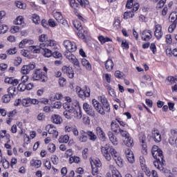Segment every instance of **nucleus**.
Returning a JSON list of instances; mask_svg holds the SVG:
<instances>
[{
	"instance_id": "1",
	"label": "nucleus",
	"mask_w": 177,
	"mask_h": 177,
	"mask_svg": "<svg viewBox=\"0 0 177 177\" xmlns=\"http://www.w3.org/2000/svg\"><path fill=\"white\" fill-rule=\"evenodd\" d=\"M101 153L106 161H111V158H113L114 161L118 167L120 168L124 167V162L122 158L120 156L118 152L115 151L114 147L109 145H105L101 148Z\"/></svg>"
},
{
	"instance_id": "2",
	"label": "nucleus",
	"mask_w": 177,
	"mask_h": 177,
	"mask_svg": "<svg viewBox=\"0 0 177 177\" xmlns=\"http://www.w3.org/2000/svg\"><path fill=\"white\" fill-rule=\"evenodd\" d=\"M55 48L56 46V41L55 40H48L46 43H41L39 46H29V50L32 52V53H41V49H44V48Z\"/></svg>"
},
{
	"instance_id": "3",
	"label": "nucleus",
	"mask_w": 177,
	"mask_h": 177,
	"mask_svg": "<svg viewBox=\"0 0 177 177\" xmlns=\"http://www.w3.org/2000/svg\"><path fill=\"white\" fill-rule=\"evenodd\" d=\"M33 81H40L41 82H46L48 81V75L46 73L42 72V69H36L32 74Z\"/></svg>"
},
{
	"instance_id": "4",
	"label": "nucleus",
	"mask_w": 177,
	"mask_h": 177,
	"mask_svg": "<svg viewBox=\"0 0 177 177\" xmlns=\"http://www.w3.org/2000/svg\"><path fill=\"white\" fill-rule=\"evenodd\" d=\"M74 27L76 28L77 34L80 38H82V39H85L86 38V36L88 35V32L86 30H84L82 28V24H81V22L80 21H75L73 24Z\"/></svg>"
},
{
	"instance_id": "5",
	"label": "nucleus",
	"mask_w": 177,
	"mask_h": 177,
	"mask_svg": "<svg viewBox=\"0 0 177 177\" xmlns=\"http://www.w3.org/2000/svg\"><path fill=\"white\" fill-rule=\"evenodd\" d=\"M73 51H68L64 53V56L69 60L71 63H72L76 67H78L77 70L79 73H81V68H80V62L77 59V57L71 53Z\"/></svg>"
},
{
	"instance_id": "6",
	"label": "nucleus",
	"mask_w": 177,
	"mask_h": 177,
	"mask_svg": "<svg viewBox=\"0 0 177 177\" xmlns=\"http://www.w3.org/2000/svg\"><path fill=\"white\" fill-rule=\"evenodd\" d=\"M169 21L171 24L169 26V32H174V30L176 28L177 25V12H172L169 17Z\"/></svg>"
},
{
	"instance_id": "7",
	"label": "nucleus",
	"mask_w": 177,
	"mask_h": 177,
	"mask_svg": "<svg viewBox=\"0 0 177 177\" xmlns=\"http://www.w3.org/2000/svg\"><path fill=\"white\" fill-rule=\"evenodd\" d=\"M92 103L94 109L96 110L97 113H99V114H101V115H104V114H106V108H104V106H102L99 101H97L95 99H93L92 100Z\"/></svg>"
},
{
	"instance_id": "8",
	"label": "nucleus",
	"mask_w": 177,
	"mask_h": 177,
	"mask_svg": "<svg viewBox=\"0 0 177 177\" xmlns=\"http://www.w3.org/2000/svg\"><path fill=\"white\" fill-rule=\"evenodd\" d=\"M64 46L68 52H75V50H77V45L70 40L64 41Z\"/></svg>"
},
{
	"instance_id": "9",
	"label": "nucleus",
	"mask_w": 177,
	"mask_h": 177,
	"mask_svg": "<svg viewBox=\"0 0 177 177\" xmlns=\"http://www.w3.org/2000/svg\"><path fill=\"white\" fill-rule=\"evenodd\" d=\"M83 109L84 110L85 113L88 114V115H90L91 117H96L95 110H93L92 106H91L87 102L83 104Z\"/></svg>"
},
{
	"instance_id": "10",
	"label": "nucleus",
	"mask_w": 177,
	"mask_h": 177,
	"mask_svg": "<svg viewBox=\"0 0 177 177\" xmlns=\"http://www.w3.org/2000/svg\"><path fill=\"white\" fill-rule=\"evenodd\" d=\"M91 164L92 168V174L93 175H96V174H97V168H100V167H102V162H100V160L99 159H95L92 160Z\"/></svg>"
},
{
	"instance_id": "11",
	"label": "nucleus",
	"mask_w": 177,
	"mask_h": 177,
	"mask_svg": "<svg viewBox=\"0 0 177 177\" xmlns=\"http://www.w3.org/2000/svg\"><path fill=\"white\" fill-rule=\"evenodd\" d=\"M154 35L156 39H161L162 38V35H164V32H162V26L160 24H156L155 26V31Z\"/></svg>"
},
{
	"instance_id": "12",
	"label": "nucleus",
	"mask_w": 177,
	"mask_h": 177,
	"mask_svg": "<svg viewBox=\"0 0 177 177\" xmlns=\"http://www.w3.org/2000/svg\"><path fill=\"white\" fill-rule=\"evenodd\" d=\"M98 99L101 102L103 107H104L106 113H109L110 104H109V101L107 100V98H106V96L101 95L98 97Z\"/></svg>"
},
{
	"instance_id": "13",
	"label": "nucleus",
	"mask_w": 177,
	"mask_h": 177,
	"mask_svg": "<svg viewBox=\"0 0 177 177\" xmlns=\"http://www.w3.org/2000/svg\"><path fill=\"white\" fill-rule=\"evenodd\" d=\"M35 68V63L24 65L21 69V73L24 75L28 74L30 71Z\"/></svg>"
},
{
	"instance_id": "14",
	"label": "nucleus",
	"mask_w": 177,
	"mask_h": 177,
	"mask_svg": "<svg viewBox=\"0 0 177 177\" xmlns=\"http://www.w3.org/2000/svg\"><path fill=\"white\" fill-rule=\"evenodd\" d=\"M62 70L64 74L68 75V78H74V71H73V67L64 66Z\"/></svg>"
},
{
	"instance_id": "15",
	"label": "nucleus",
	"mask_w": 177,
	"mask_h": 177,
	"mask_svg": "<svg viewBox=\"0 0 177 177\" xmlns=\"http://www.w3.org/2000/svg\"><path fill=\"white\" fill-rule=\"evenodd\" d=\"M54 17L58 23H60L63 26H66L67 24V21L63 18V15H62V12H55L54 13Z\"/></svg>"
},
{
	"instance_id": "16",
	"label": "nucleus",
	"mask_w": 177,
	"mask_h": 177,
	"mask_svg": "<svg viewBox=\"0 0 177 177\" xmlns=\"http://www.w3.org/2000/svg\"><path fill=\"white\" fill-rule=\"evenodd\" d=\"M63 107L66 112H68L72 117L73 114L75 113V109L74 108V105H71L70 103H64Z\"/></svg>"
},
{
	"instance_id": "17",
	"label": "nucleus",
	"mask_w": 177,
	"mask_h": 177,
	"mask_svg": "<svg viewBox=\"0 0 177 177\" xmlns=\"http://www.w3.org/2000/svg\"><path fill=\"white\" fill-rule=\"evenodd\" d=\"M126 7L128 9H131V8H133V11L136 12L139 10V3H134L133 4V0H128L127 3L126 4Z\"/></svg>"
},
{
	"instance_id": "18",
	"label": "nucleus",
	"mask_w": 177,
	"mask_h": 177,
	"mask_svg": "<svg viewBox=\"0 0 177 177\" xmlns=\"http://www.w3.org/2000/svg\"><path fill=\"white\" fill-rule=\"evenodd\" d=\"M153 37V35L151 34V30H144L142 32V41H150L151 38Z\"/></svg>"
},
{
	"instance_id": "19",
	"label": "nucleus",
	"mask_w": 177,
	"mask_h": 177,
	"mask_svg": "<svg viewBox=\"0 0 177 177\" xmlns=\"http://www.w3.org/2000/svg\"><path fill=\"white\" fill-rule=\"evenodd\" d=\"M77 140L80 143H86V142H88L86 131L82 130L80 131V136L78 137Z\"/></svg>"
},
{
	"instance_id": "20",
	"label": "nucleus",
	"mask_w": 177,
	"mask_h": 177,
	"mask_svg": "<svg viewBox=\"0 0 177 177\" xmlns=\"http://www.w3.org/2000/svg\"><path fill=\"white\" fill-rule=\"evenodd\" d=\"M4 82L6 84H10L13 86H17V85L19 84V80L15 79L13 77H6L4 80Z\"/></svg>"
},
{
	"instance_id": "21",
	"label": "nucleus",
	"mask_w": 177,
	"mask_h": 177,
	"mask_svg": "<svg viewBox=\"0 0 177 177\" xmlns=\"http://www.w3.org/2000/svg\"><path fill=\"white\" fill-rule=\"evenodd\" d=\"M152 138L157 143L161 142V134H160L158 130H153L152 131Z\"/></svg>"
},
{
	"instance_id": "22",
	"label": "nucleus",
	"mask_w": 177,
	"mask_h": 177,
	"mask_svg": "<svg viewBox=\"0 0 177 177\" xmlns=\"http://www.w3.org/2000/svg\"><path fill=\"white\" fill-rule=\"evenodd\" d=\"M111 129L113 132H115V133H120V131H121V128L118 123H116L114 121L111 123Z\"/></svg>"
},
{
	"instance_id": "23",
	"label": "nucleus",
	"mask_w": 177,
	"mask_h": 177,
	"mask_svg": "<svg viewBox=\"0 0 177 177\" xmlns=\"http://www.w3.org/2000/svg\"><path fill=\"white\" fill-rule=\"evenodd\" d=\"M109 169H111V171L112 172L113 177H122V176H121V174L120 173V171L118 170H117V168H115V167H114V165H109Z\"/></svg>"
},
{
	"instance_id": "24",
	"label": "nucleus",
	"mask_w": 177,
	"mask_h": 177,
	"mask_svg": "<svg viewBox=\"0 0 177 177\" xmlns=\"http://www.w3.org/2000/svg\"><path fill=\"white\" fill-rule=\"evenodd\" d=\"M51 121L53 122V124H60L62 122H63V120L62 119V117L59 115L54 114L51 117Z\"/></svg>"
},
{
	"instance_id": "25",
	"label": "nucleus",
	"mask_w": 177,
	"mask_h": 177,
	"mask_svg": "<svg viewBox=\"0 0 177 177\" xmlns=\"http://www.w3.org/2000/svg\"><path fill=\"white\" fill-rule=\"evenodd\" d=\"M108 136L109 138L110 142H111V143H113V145H114L115 146H117V145H118V139H117V137H115V136H114L113 132L109 131Z\"/></svg>"
},
{
	"instance_id": "26",
	"label": "nucleus",
	"mask_w": 177,
	"mask_h": 177,
	"mask_svg": "<svg viewBox=\"0 0 177 177\" xmlns=\"http://www.w3.org/2000/svg\"><path fill=\"white\" fill-rule=\"evenodd\" d=\"M96 133L98 136H100V139L105 140L106 134L104 133V131H103V129H102V127H97L96 128Z\"/></svg>"
},
{
	"instance_id": "27",
	"label": "nucleus",
	"mask_w": 177,
	"mask_h": 177,
	"mask_svg": "<svg viewBox=\"0 0 177 177\" xmlns=\"http://www.w3.org/2000/svg\"><path fill=\"white\" fill-rule=\"evenodd\" d=\"M41 165H42V161H41L40 160L32 159L30 161V167H35V168H41Z\"/></svg>"
},
{
	"instance_id": "28",
	"label": "nucleus",
	"mask_w": 177,
	"mask_h": 177,
	"mask_svg": "<svg viewBox=\"0 0 177 177\" xmlns=\"http://www.w3.org/2000/svg\"><path fill=\"white\" fill-rule=\"evenodd\" d=\"M113 67H114V62H113V60L108 59L105 63V68L107 70V71H111Z\"/></svg>"
},
{
	"instance_id": "29",
	"label": "nucleus",
	"mask_w": 177,
	"mask_h": 177,
	"mask_svg": "<svg viewBox=\"0 0 177 177\" xmlns=\"http://www.w3.org/2000/svg\"><path fill=\"white\" fill-rule=\"evenodd\" d=\"M86 135H87V136H88L89 140H92L93 142H95V140H96V139H97V137L95 136V133H93V131H86Z\"/></svg>"
},
{
	"instance_id": "30",
	"label": "nucleus",
	"mask_w": 177,
	"mask_h": 177,
	"mask_svg": "<svg viewBox=\"0 0 177 177\" xmlns=\"http://www.w3.org/2000/svg\"><path fill=\"white\" fill-rule=\"evenodd\" d=\"M20 102H21V104H22L24 107H30V106H31V98L23 99Z\"/></svg>"
},
{
	"instance_id": "31",
	"label": "nucleus",
	"mask_w": 177,
	"mask_h": 177,
	"mask_svg": "<svg viewBox=\"0 0 177 177\" xmlns=\"http://www.w3.org/2000/svg\"><path fill=\"white\" fill-rule=\"evenodd\" d=\"M140 141L141 142V145L142 147V149H144V150H147V145H146V136L145 134H142L140 137Z\"/></svg>"
},
{
	"instance_id": "32",
	"label": "nucleus",
	"mask_w": 177,
	"mask_h": 177,
	"mask_svg": "<svg viewBox=\"0 0 177 177\" xmlns=\"http://www.w3.org/2000/svg\"><path fill=\"white\" fill-rule=\"evenodd\" d=\"M82 64L84 67H86V70H91L92 68V66H91L89 61L85 58L82 59Z\"/></svg>"
},
{
	"instance_id": "33",
	"label": "nucleus",
	"mask_w": 177,
	"mask_h": 177,
	"mask_svg": "<svg viewBox=\"0 0 177 177\" xmlns=\"http://www.w3.org/2000/svg\"><path fill=\"white\" fill-rule=\"evenodd\" d=\"M153 158L155 160H158V161H164V155L162 154V151L160 149V151H158L156 153V156H153Z\"/></svg>"
},
{
	"instance_id": "34",
	"label": "nucleus",
	"mask_w": 177,
	"mask_h": 177,
	"mask_svg": "<svg viewBox=\"0 0 177 177\" xmlns=\"http://www.w3.org/2000/svg\"><path fill=\"white\" fill-rule=\"evenodd\" d=\"M77 91L78 92L79 97L82 99V100H85V99H86V97L85 95V91H84V90L79 87L77 88Z\"/></svg>"
},
{
	"instance_id": "35",
	"label": "nucleus",
	"mask_w": 177,
	"mask_h": 177,
	"mask_svg": "<svg viewBox=\"0 0 177 177\" xmlns=\"http://www.w3.org/2000/svg\"><path fill=\"white\" fill-rule=\"evenodd\" d=\"M124 145L127 146V147H133V140L131 138V137H128L124 140Z\"/></svg>"
},
{
	"instance_id": "36",
	"label": "nucleus",
	"mask_w": 177,
	"mask_h": 177,
	"mask_svg": "<svg viewBox=\"0 0 177 177\" xmlns=\"http://www.w3.org/2000/svg\"><path fill=\"white\" fill-rule=\"evenodd\" d=\"M41 50H44V56L45 57H50L53 56V53L48 48L44 47V49H41Z\"/></svg>"
},
{
	"instance_id": "37",
	"label": "nucleus",
	"mask_w": 177,
	"mask_h": 177,
	"mask_svg": "<svg viewBox=\"0 0 177 177\" xmlns=\"http://www.w3.org/2000/svg\"><path fill=\"white\" fill-rule=\"evenodd\" d=\"M70 137L68 136V135H65L59 138V143H68Z\"/></svg>"
},
{
	"instance_id": "38",
	"label": "nucleus",
	"mask_w": 177,
	"mask_h": 177,
	"mask_svg": "<svg viewBox=\"0 0 177 177\" xmlns=\"http://www.w3.org/2000/svg\"><path fill=\"white\" fill-rule=\"evenodd\" d=\"M161 149L160 148H158V146L157 145H154L152 147L151 149V153L153 157H157V153H158V151H160Z\"/></svg>"
},
{
	"instance_id": "39",
	"label": "nucleus",
	"mask_w": 177,
	"mask_h": 177,
	"mask_svg": "<svg viewBox=\"0 0 177 177\" xmlns=\"http://www.w3.org/2000/svg\"><path fill=\"white\" fill-rule=\"evenodd\" d=\"M75 117L77 120H81L82 118V111H81V107H78V109L75 111Z\"/></svg>"
},
{
	"instance_id": "40",
	"label": "nucleus",
	"mask_w": 177,
	"mask_h": 177,
	"mask_svg": "<svg viewBox=\"0 0 177 177\" xmlns=\"http://www.w3.org/2000/svg\"><path fill=\"white\" fill-rule=\"evenodd\" d=\"M8 95H10L11 96H16V87L15 86H10L8 88Z\"/></svg>"
},
{
	"instance_id": "41",
	"label": "nucleus",
	"mask_w": 177,
	"mask_h": 177,
	"mask_svg": "<svg viewBox=\"0 0 177 177\" xmlns=\"http://www.w3.org/2000/svg\"><path fill=\"white\" fill-rule=\"evenodd\" d=\"M10 99H12V97L9 94H6L1 97L3 103H9V102H10Z\"/></svg>"
},
{
	"instance_id": "42",
	"label": "nucleus",
	"mask_w": 177,
	"mask_h": 177,
	"mask_svg": "<svg viewBox=\"0 0 177 177\" xmlns=\"http://www.w3.org/2000/svg\"><path fill=\"white\" fill-rule=\"evenodd\" d=\"M107 91L109 92V94L112 97H115V91H114V88H111L110 86H106Z\"/></svg>"
},
{
	"instance_id": "43",
	"label": "nucleus",
	"mask_w": 177,
	"mask_h": 177,
	"mask_svg": "<svg viewBox=\"0 0 177 177\" xmlns=\"http://www.w3.org/2000/svg\"><path fill=\"white\" fill-rule=\"evenodd\" d=\"M23 23H24V18L22 16L18 17L15 21V24L17 26H21Z\"/></svg>"
},
{
	"instance_id": "44",
	"label": "nucleus",
	"mask_w": 177,
	"mask_h": 177,
	"mask_svg": "<svg viewBox=\"0 0 177 177\" xmlns=\"http://www.w3.org/2000/svg\"><path fill=\"white\" fill-rule=\"evenodd\" d=\"M98 39L101 42V44H106V42L111 41V39L109 37H104L103 36H100L98 37Z\"/></svg>"
},
{
	"instance_id": "45",
	"label": "nucleus",
	"mask_w": 177,
	"mask_h": 177,
	"mask_svg": "<svg viewBox=\"0 0 177 177\" xmlns=\"http://www.w3.org/2000/svg\"><path fill=\"white\" fill-rule=\"evenodd\" d=\"M32 21L35 23V24H38L39 21H41V19H39V15L37 14H33L32 16Z\"/></svg>"
},
{
	"instance_id": "46",
	"label": "nucleus",
	"mask_w": 177,
	"mask_h": 177,
	"mask_svg": "<svg viewBox=\"0 0 177 177\" xmlns=\"http://www.w3.org/2000/svg\"><path fill=\"white\" fill-rule=\"evenodd\" d=\"M140 162L141 164L142 171H146V161L145 160V158H143V156L140 157Z\"/></svg>"
},
{
	"instance_id": "47",
	"label": "nucleus",
	"mask_w": 177,
	"mask_h": 177,
	"mask_svg": "<svg viewBox=\"0 0 177 177\" xmlns=\"http://www.w3.org/2000/svg\"><path fill=\"white\" fill-rule=\"evenodd\" d=\"M135 16V14L133 13V12H125L124 13V19H125L126 20L127 19H129L130 17H133Z\"/></svg>"
},
{
	"instance_id": "48",
	"label": "nucleus",
	"mask_w": 177,
	"mask_h": 177,
	"mask_svg": "<svg viewBox=\"0 0 177 177\" xmlns=\"http://www.w3.org/2000/svg\"><path fill=\"white\" fill-rule=\"evenodd\" d=\"M28 42H32V41L28 40L27 39L22 40L19 44V48H24V46H26Z\"/></svg>"
},
{
	"instance_id": "49",
	"label": "nucleus",
	"mask_w": 177,
	"mask_h": 177,
	"mask_svg": "<svg viewBox=\"0 0 177 177\" xmlns=\"http://www.w3.org/2000/svg\"><path fill=\"white\" fill-rule=\"evenodd\" d=\"M39 42H42V44H46V41H48V36L46 35H41L39 37Z\"/></svg>"
},
{
	"instance_id": "50",
	"label": "nucleus",
	"mask_w": 177,
	"mask_h": 177,
	"mask_svg": "<svg viewBox=\"0 0 177 177\" xmlns=\"http://www.w3.org/2000/svg\"><path fill=\"white\" fill-rule=\"evenodd\" d=\"M126 157L130 164H133L135 162V156H133V153H130Z\"/></svg>"
},
{
	"instance_id": "51",
	"label": "nucleus",
	"mask_w": 177,
	"mask_h": 177,
	"mask_svg": "<svg viewBox=\"0 0 177 177\" xmlns=\"http://www.w3.org/2000/svg\"><path fill=\"white\" fill-rule=\"evenodd\" d=\"M77 2L82 8H86V6L89 5V1L88 0H77Z\"/></svg>"
},
{
	"instance_id": "52",
	"label": "nucleus",
	"mask_w": 177,
	"mask_h": 177,
	"mask_svg": "<svg viewBox=\"0 0 177 177\" xmlns=\"http://www.w3.org/2000/svg\"><path fill=\"white\" fill-rule=\"evenodd\" d=\"M8 28L6 25H1L0 26V34H6V32L8 31Z\"/></svg>"
},
{
	"instance_id": "53",
	"label": "nucleus",
	"mask_w": 177,
	"mask_h": 177,
	"mask_svg": "<svg viewBox=\"0 0 177 177\" xmlns=\"http://www.w3.org/2000/svg\"><path fill=\"white\" fill-rule=\"evenodd\" d=\"M167 81L170 84H175L177 82V77H174V76H169L167 77Z\"/></svg>"
},
{
	"instance_id": "54",
	"label": "nucleus",
	"mask_w": 177,
	"mask_h": 177,
	"mask_svg": "<svg viewBox=\"0 0 177 177\" xmlns=\"http://www.w3.org/2000/svg\"><path fill=\"white\" fill-rule=\"evenodd\" d=\"M84 92V95L86 97H89L91 96V88L87 86H85V89L83 90Z\"/></svg>"
},
{
	"instance_id": "55",
	"label": "nucleus",
	"mask_w": 177,
	"mask_h": 177,
	"mask_svg": "<svg viewBox=\"0 0 177 177\" xmlns=\"http://www.w3.org/2000/svg\"><path fill=\"white\" fill-rule=\"evenodd\" d=\"M166 2H167V0H160L156 6V8L158 9H161V8H164V5H165Z\"/></svg>"
},
{
	"instance_id": "56",
	"label": "nucleus",
	"mask_w": 177,
	"mask_h": 177,
	"mask_svg": "<svg viewBox=\"0 0 177 177\" xmlns=\"http://www.w3.org/2000/svg\"><path fill=\"white\" fill-rule=\"evenodd\" d=\"M53 56L55 57V59H62L63 57V55L59 51H55L53 53Z\"/></svg>"
},
{
	"instance_id": "57",
	"label": "nucleus",
	"mask_w": 177,
	"mask_h": 177,
	"mask_svg": "<svg viewBox=\"0 0 177 177\" xmlns=\"http://www.w3.org/2000/svg\"><path fill=\"white\" fill-rule=\"evenodd\" d=\"M119 133L121 134V136L123 138H126V139L129 138V133H128V131H124V130L121 129Z\"/></svg>"
},
{
	"instance_id": "58",
	"label": "nucleus",
	"mask_w": 177,
	"mask_h": 177,
	"mask_svg": "<svg viewBox=\"0 0 177 177\" xmlns=\"http://www.w3.org/2000/svg\"><path fill=\"white\" fill-rule=\"evenodd\" d=\"M48 150H49L50 153L55 152V151L56 150V146L55 145V144H49V145L48 146Z\"/></svg>"
},
{
	"instance_id": "59",
	"label": "nucleus",
	"mask_w": 177,
	"mask_h": 177,
	"mask_svg": "<svg viewBox=\"0 0 177 177\" xmlns=\"http://www.w3.org/2000/svg\"><path fill=\"white\" fill-rule=\"evenodd\" d=\"M21 62H23L21 57H18L14 60V64L17 66H20V64H21Z\"/></svg>"
},
{
	"instance_id": "60",
	"label": "nucleus",
	"mask_w": 177,
	"mask_h": 177,
	"mask_svg": "<svg viewBox=\"0 0 177 177\" xmlns=\"http://www.w3.org/2000/svg\"><path fill=\"white\" fill-rule=\"evenodd\" d=\"M149 49L152 51L153 55H156V52H157V47L156 46V44L151 43Z\"/></svg>"
},
{
	"instance_id": "61",
	"label": "nucleus",
	"mask_w": 177,
	"mask_h": 177,
	"mask_svg": "<svg viewBox=\"0 0 177 177\" xmlns=\"http://www.w3.org/2000/svg\"><path fill=\"white\" fill-rule=\"evenodd\" d=\"M17 89H18V91H19L20 92H24V90L26 89V85H25V84H24V83H20V84L18 85Z\"/></svg>"
},
{
	"instance_id": "62",
	"label": "nucleus",
	"mask_w": 177,
	"mask_h": 177,
	"mask_svg": "<svg viewBox=\"0 0 177 177\" xmlns=\"http://www.w3.org/2000/svg\"><path fill=\"white\" fill-rule=\"evenodd\" d=\"M73 154H74V152L73 151V149H69L66 151L65 157H66V158H68V157H71V156H73Z\"/></svg>"
},
{
	"instance_id": "63",
	"label": "nucleus",
	"mask_w": 177,
	"mask_h": 177,
	"mask_svg": "<svg viewBox=\"0 0 177 177\" xmlns=\"http://www.w3.org/2000/svg\"><path fill=\"white\" fill-rule=\"evenodd\" d=\"M53 109H61L62 108V102H55L53 106Z\"/></svg>"
},
{
	"instance_id": "64",
	"label": "nucleus",
	"mask_w": 177,
	"mask_h": 177,
	"mask_svg": "<svg viewBox=\"0 0 177 177\" xmlns=\"http://www.w3.org/2000/svg\"><path fill=\"white\" fill-rule=\"evenodd\" d=\"M166 42L169 45L172 44V36L171 35H167L165 36Z\"/></svg>"
}]
</instances>
